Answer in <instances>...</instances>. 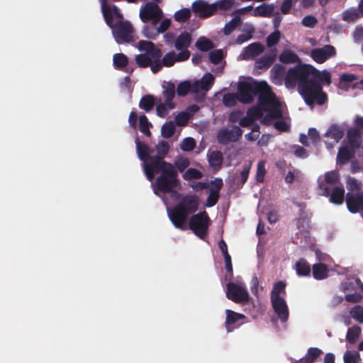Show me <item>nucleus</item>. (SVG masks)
<instances>
[{
    "instance_id": "nucleus-1",
    "label": "nucleus",
    "mask_w": 363,
    "mask_h": 363,
    "mask_svg": "<svg viewBox=\"0 0 363 363\" xmlns=\"http://www.w3.org/2000/svg\"><path fill=\"white\" fill-rule=\"evenodd\" d=\"M284 84L286 87L292 89L298 84V90L305 103L319 106L328 101V95L323 90V85L331 84V74L328 70L320 71L308 64H299L288 69Z\"/></svg>"
},
{
    "instance_id": "nucleus-2",
    "label": "nucleus",
    "mask_w": 363,
    "mask_h": 363,
    "mask_svg": "<svg viewBox=\"0 0 363 363\" xmlns=\"http://www.w3.org/2000/svg\"><path fill=\"white\" fill-rule=\"evenodd\" d=\"M199 198L196 194H186L172 208L167 209L168 216L173 225L181 230L189 228L201 240L208 235L211 224V218L206 211L194 214L199 209Z\"/></svg>"
},
{
    "instance_id": "nucleus-3",
    "label": "nucleus",
    "mask_w": 363,
    "mask_h": 363,
    "mask_svg": "<svg viewBox=\"0 0 363 363\" xmlns=\"http://www.w3.org/2000/svg\"><path fill=\"white\" fill-rule=\"evenodd\" d=\"M143 170L149 181H152L156 174H159L153 184L155 194H173L180 186L178 172L170 162H155L154 166L144 167Z\"/></svg>"
},
{
    "instance_id": "nucleus-4",
    "label": "nucleus",
    "mask_w": 363,
    "mask_h": 363,
    "mask_svg": "<svg viewBox=\"0 0 363 363\" xmlns=\"http://www.w3.org/2000/svg\"><path fill=\"white\" fill-rule=\"evenodd\" d=\"M101 12L118 44L129 43L135 40V31L132 24L123 20V15L117 6L101 0Z\"/></svg>"
},
{
    "instance_id": "nucleus-5",
    "label": "nucleus",
    "mask_w": 363,
    "mask_h": 363,
    "mask_svg": "<svg viewBox=\"0 0 363 363\" xmlns=\"http://www.w3.org/2000/svg\"><path fill=\"white\" fill-rule=\"evenodd\" d=\"M238 91L240 95V101L242 104H251L254 96H258L259 105L263 110L279 101L266 82H241Z\"/></svg>"
},
{
    "instance_id": "nucleus-6",
    "label": "nucleus",
    "mask_w": 363,
    "mask_h": 363,
    "mask_svg": "<svg viewBox=\"0 0 363 363\" xmlns=\"http://www.w3.org/2000/svg\"><path fill=\"white\" fill-rule=\"evenodd\" d=\"M226 296L235 303H240L247 302L250 298L246 288L233 282H228L226 285Z\"/></svg>"
},
{
    "instance_id": "nucleus-7",
    "label": "nucleus",
    "mask_w": 363,
    "mask_h": 363,
    "mask_svg": "<svg viewBox=\"0 0 363 363\" xmlns=\"http://www.w3.org/2000/svg\"><path fill=\"white\" fill-rule=\"evenodd\" d=\"M242 133L243 131L239 126L233 125L231 128L220 129L217 134V140L220 144L228 145L239 141Z\"/></svg>"
},
{
    "instance_id": "nucleus-8",
    "label": "nucleus",
    "mask_w": 363,
    "mask_h": 363,
    "mask_svg": "<svg viewBox=\"0 0 363 363\" xmlns=\"http://www.w3.org/2000/svg\"><path fill=\"white\" fill-rule=\"evenodd\" d=\"M319 188L322 191V194L325 196H330V201L340 205L344 201L345 189L343 186H335L332 190L329 186L323 182L319 183Z\"/></svg>"
},
{
    "instance_id": "nucleus-9",
    "label": "nucleus",
    "mask_w": 363,
    "mask_h": 363,
    "mask_svg": "<svg viewBox=\"0 0 363 363\" xmlns=\"http://www.w3.org/2000/svg\"><path fill=\"white\" fill-rule=\"evenodd\" d=\"M192 11L201 18H207L215 14L216 5L204 0H196L191 6Z\"/></svg>"
},
{
    "instance_id": "nucleus-10",
    "label": "nucleus",
    "mask_w": 363,
    "mask_h": 363,
    "mask_svg": "<svg viewBox=\"0 0 363 363\" xmlns=\"http://www.w3.org/2000/svg\"><path fill=\"white\" fill-rule=\"evenodd\" d=\"M160 15H163L162 9L154 2H147L140 11V18L143 23H147L151 18H157Z\"/></svg>"
},
{
    "instance_id": "nucleus-11",
    "label": "nucleus",
    "mask_w": 363,
    "mask_h": 363,
    "mask_svg": "<svg viewBox=\"0 0 363 363\" xmlns=\"http://www.w3.org/2000/svg\"><path fill=\"white\" fill-rule=\"evenodd\" d=\"M336 55L335 48L331 45H325L320 48H315L311 52V58L317 63L322 64Z\"/></svg>"
},
{
    "instance_id": "nucleus-12",
    "label": "nucleus",
    "mask_w": 363,
    "mask_h": 363,
    "mask_svg": "<svg viewBox=\"0 0 363 363\" xmlns=\"http://www.w3.org/2000/svg\"><path fill=\"white\" fill-rule=\"evenodd\" d=\"M176 60V53L172 50L166 53L163 57L154 58V65L152 67V72L156 74L160 72L163 67H170L173 66Z\"/></svg>"
},
{
    "instance_id": "nucleus-13",
    "label": "nucleus",
    "mask_w": 363,
    "mask_h": 363,
    "mask_svg": "<svg viewBox=\"0 0 363 363\" xmlns=\"http://www.w3.org/2000/svg\"><path fill=\"white\" fill-rule=\"evenodd\" d=\"M226 318L225 321V326L228 333H231L233 330L239 327L246 319V316L243 314L236 313L232 310L227 309L225 311Z\"/></svg>"
},
{
    "instance_id": "nucleus-14",
    "label": "nucleus",
    "mask_w": 363,
    "mask_h": 363,
    "mask_svg": "<svg viewBox=\"0 0 363 363\" xmlns=\"http://www.w3.org/2000/svg\"><path fill=\"white\" fill-rule=\"evenodd\" d=\"M157 155H152L151 160L149 162L143 164L144 167L154 166L155 162H167L164 160L165 156L169 150V145L165 140L160 141L155 147Z\"/></svg>"
},
{
    "instance_id": "nucleus-15",
    "label": "nucleus",
    "mask_w": 363,
    "mask_h": 363,
    "mask_svg": "<svg viewBox=\"0 0 363 363\" xmlns=\"http://www.w3.org/2000/svg\"><path fill=\"white\" fill-rule=\"evenodd\" d=\"M346 204L348 210L353 213L363 210V191L357 194L347 193L346 195Z\"/></svg>"
},
{
    "instance_id": "nucleus-16",
    "label": "nucleus",
    "mask_w": 363,
    "mask_h": 363,
    "mask_svg": "<svg viewBox=\"0 0 363 363\" xmlns=\"http://www.w3.org/2000/svg\"><path fill=\"white\" fill-rule=\"evenodd\" d=\"M274 311L281 322L287 321L289 318V309L286 301L282 297L271 298Z\"/></svg>"
},
{
    "instance_id": "nucleus-17",
    "label": "nucleus",
    "mask_w": 363,
    "mask_h": 363,
    "mask_svg": "<svg viewBox=\"0 0 363 363\" xmlns=\"http://www.w3.org/2000/svg\"><path fill=\"white\" fill-rule=\"evenodd\" d=\"M138 48L140 51L149 54L152 59L162 57V52L161 49L157 48L151 41L140 40L138 42Z\"/></svg>"
},
{
    "instance_id": "nucleus-18",
    "label": "nucleus",
    "mask_w": 363,
    "mask_h": 363,
    "mask_svg": "<svg viewBox=\"0 0 363 363\" xmlns=\"http://www.w3.org/2000/svg\"><path fill=\"white\" fill-rule=\"evenodd\" d=\"M277 57V50L273 49L268 55H264L255 61V66L259 69H267L274 62Z\"/></svg>"
},
{
    "instance_id": "nucleus-19",
    "label": "nucleus",
    "mask_w": 363,
    "mask_h": 363,
    "mask_svg": "<svg viewBox=\"0 0 363 363\" xmlns=\"http://www.w3.org/2000/svg\"><path fill=\"white\" fill-rule=\"evenodd\" d=\"M135 144L139 159L143 162V164L149 162L152 157L153 150L147 144L141 143L138 138L136 139Z\"/></svg>"
},
{
    "instance_id": "nucleus-20",
    "label": "nucleus",
    "mask_w": 363,
    "mask_h": 363,
    "mask_svg": "<svg viewBox=\"0 0 363 363\" xmlns=\"http://www.w3.org/2000/svg\"><path fill=\"white\" fill-rule=\"evenodd\" d=\"M162 87L164 89L162 94L165 99V103L168 109L172 110L175 107V104L172 101L175 96V86L172 82H169L164 84Z\"/></svg>"
},
{
    "instance_id": "nucleus-21",
    "label": "nucleus",
    "mask_w": 363,
    "mask_h": 363,
    "mask_svg": "<svg viewBox=\"0 0 363 363\" xmlns=\"http://www.w3.org/2000/svg\"><path fill=\"white\" fill-rule=\"evenodd\" d=\"M264 50V47L260 43H252L244 49L243 58L245 60L252 59L262 53Z\"/></svg>"
},
{
    "instance_id": "nucleus-22",
    "label": "nucleus",
    "mask_w": 363,
    "mask_h": 363,
    "mask_svg": "<svg viewBox=\"0 0 363 363\" xmlns=\"http://www.w3.org/2000/svg\"><path fill=\"white\" fill-rule=\"evenodd\" d=\"M312 274L315 279L323 280L328 277L329 269L325 264L318 263L312 266Z\"/></svg>"
},
{
    "instance_id": "nucleus-23",
    "label": "nucleus",
    "mask_w": 363,
    "mask_h": 363,
    "mask_svg": "<svg viewBox=\"0 0 363 363\" xmlns=\"http://www.w3.org/2000/svg\"><path fill=\"white\" fill-rule=\"evenodd\" d=\"M191 41V35L186 31H184L176 38L174 46L176 50L188 49Z\"/></svg>"
},
{
    "instance_id": "nucleus-24",
    "label": "nucleus",
    "mask_w": 363,
    "mask_h": 363,
    "mask_svg": "<svg viewBox=\"0 0 363 363\" xmlns=\"http://www.w3.org/2000/svg\"><path fill=\"white\" fill-rule=\"evenodd\" d=\"M294 269L298 276L308 277L311 274L312 268L306 259L301 258L296 262Z\"/></svg>"
},
{
    "instance_id": "nucleus-25",
    "label": "nucleus",
    "mask_w": 363,
    "mask_h": 363,
    "mask_svg": "<svg viewBox=\"0 0 363 363\" xmlns=\"http://www.w3.org/2000/svg\"><path fill=\"white\" fill-rule=\"evenodd\" d=\"M362 133L357 129L350 128L347 133L348 143L352 148L359 147L362 143Z\"/></svg>"
},
{
    "instance_id": "nucleus-26",
    "label": "nucleus",
    "mask_w": 363,
    "mask_h": 363,
    "mask_svg": "<svg viewBox=\"0 0 363 363\" xmlns=\"http://www.w3.org/2000/svg\"><path fill=\"white\" fill-rule=\"evenodd\" d=\"M354 152L347 147H342L339 149L337 162L340 164H346L354 157Z\"/></svg>"
},
{
    "instance_id": "nucleus-27",
    "label": "nucleus",
    "mask_w": 363,
    "mask_h": 363,
    "mask_svg": "<svg viewBox=\"0 0 363 363\" xmlns=\"http://www.w3.org/2000/svg\"><path fill=\"white\" fill-rule=\"evenodd\" d=\"M135 63L141 68L153 67L154 59L149 54H139L135 57Z\"/></svg>"
},
{
    "instance_id": "nucleus-28",
    "label": "nucleus",
    "mask_w": 363,
    "mask_h": 363,
    "mask_svg": "<svg viewBox=\"0 0 363 363\" xmlns=\"http://www.w3.org/2000/svg\"><path fill=\"white\" fill-rule=\"evenodd\" d=\"M323 353V351L318 347H309L303 357V363H314Z\"/></svg>"
},
{
    "instance_id": "nucleus-29",
    "label": "nucleus",
    "mask_w": 363,
    "mask_h": 363,
    "mask_svg": "<svg viewBox=\"0 0 363 363\" xmlns=\"http://www.w3.org/2000/svg\"><path fill=\"white\" fill-rule=\"evenodd\" d=\"M279 60L285 64L295 63L301 61L298 55L290 50H284L279 55Z\"/></svg>"
},
{
    "instance_id": "nucleus-30",
    "label": "nucleus",
    "mask_w": 363,
    "mask_h": 363,
    "mask_svg": "<svg viewBox=\"0 0 363 363\" xmlns=\"http://www.w3.org/2000/svg\"><path fill=\"white\" fill-rule=\"evenodd\" d=\"M274 10L273 4H262L255 9L253 15L255 16L270 17L272 16Z\"/></svg>"
},
{
    "instance_id": "nucleus-31",
    "label": "nucleus",
    "mask_w": 363,
    "mask_h": 363,
    "mask_svg": "<svg viewBox=\"0 0 363 363\" xmlns=\"http://www.w3.org/2000/svg\"><path fill=\"white\" fill-rule=\"evenodd\" d=\"M271 72L274 83L281 84L285 74V67L280 64H276L271 69Z\"/></svg>"
},
{
    "instance_id": "nucleus-32",
    "label": "nucleus",
    "mask_w": 363,
    "mask_h": 363,
    "mask_svg": "<svg viewBox=\"0 0 363 363\" xmlns=\"http://www.w3.org/2000/svg\"><path fill=\"white\" fill-rule=\"evenodd\" d=\"M208 160L211 167L220 168L223 160V154L220 151H212L208 154Z\"/></svg>"
},
{
    "instance_id": "nucleus-33",
    "label": "nucleus",
    "mask_w": 363,
    "mask_h": 363,
    "mask_svg": "<svg viewBox=\"0 0 363 363\" xmlns=\"http://www.w3.org/2000/svg\"><path fill=\"white\" fill-rule=\"evenodd\" d=\"M113 66L118 70H123L128 64V58L123 53H116L113 57Z\"/></svg>"
},
{
    "instance_id": "nucleus-34",
    "label": "nucleus",
    "mask_w": 363,
    "mask_h": 363,
    "mask_svg": "<svg viewBox=\"0 0 363 363\" xmlns=\"http://www.w3.org/2000/svg\"><path fill=\"white\" fill-rule=\"evenodd\" d=\"M264 111L268 112L267 117L272 119H279L282 117V111L281 109V104L279 101H277L271 106L267 107Z\"/></svg>"
},
{
    "instance_id": "nucleus-35",
    "label": "nucleus",
    "mask_w": 363,
    "mask_h": 363,
    "mask_svg": "<svg viewBox=\"0 0 363 363\" xmlns=\"http://www.w3.org/2000/svg\"><path fill=\"white\" fill-rule=\"evenodd\" d=\"M241 23V18L240 16H235L232 18L229 22L225 23L224 28H223V33L225 35H228L231 34L236 28H238Z\"/></svg>"
},
{
    "instance_id": "nucleus-36",
    "label": "nucleus",
    "mask_w": 363,
    "mask_h": 363,
    "mask_svg": "<svg viewBox=\"0 0 363 363\" xmlns=\"http://www.w3.org/2000/svg\"><path fill=\"white\" fill-rule=\"evenodd\" d=\"M155 104V99L152 95L147 94L143 96L140 102L139 107L146 112L151 111Z\"/></svg>"
},
{
    "instance_id": "nucleus-37",
    "label": "nucleus",
    "mask_w": 363,
    "mask_h": 363,
    "mask_svg": "<svg viewBox=\"0 0 363 363\" xmlns=\"http://www.w3.org/2000/svg\"><path fill=\"white\" fill-rule=\"evenodd\" d=\"M326 136L339 141L344 135L342 129L337 125H332L325 133Z\"/></svg>"
},
{
    "instance_id": "nucleus-38",
    "label": "nucleus",
    "mask_w": 363,
    "mask_h": 363,
    "mask_svg": "<svg viewBox=\"0 0 363 363\" xmlns=\"http://www.w3.org/2000/svg\"><path fill=\"white\" fill-rule=\"evenodd\" d=\"M139 130L141 133L147 136L151 135L150 128L152 126L150 122H149L147 116L145 114H142L139 116Z\"/></svg>"
},
{
    "instance_id": "nucleus-39",
    "label": "nucleus",
    "mask_w": 363,
    "mask_h": 363,
    "mask_svg": "<svg viewBox=\"0 0 363 363\" xmlns=\"http://www.w3.org/2000/svg\"><path fill=\"white\" fill-rule=\"evenodd\" d=\"M240 93H228L224 94L223 97V103L227 107H233L236 105L238 101H240Z\"/></svg>"
},
{
    "instance_id": "nucleus-40",
    "label": "nucleus",
    "mask_w": 363,
    "mask_h": 363,
    "mask_svg": "<svg viewBox=\"0 0 363 363\" xmlns=\"http://www.w3.org/2000/svg\"><path fill=\"white\" fill-rule=\"evenodd\" d=\"M175 133V124L173 121H169L163 124L161 133L163 138H170Z\"/></svg>"
},
{
    "instance_id": "nucleus-41",
    "label": "nucleus",
    "mask_w": 363,
    "mask_h": 363,
    "mask_svg": "<svg viewBox=\"0 0 363 363\" xmlns=\"http://www.w3.org/2000/svg\"><path fill=\"white\" fill-rule=\"evenodd\" d=\"M196 47L202 52H207L213 48V45L212 41L209 39L201 37L197 40Z\"/></svg>"
},
{
    "instance_id": "nucleus-42",
    "label": "nucleus",
    "mask_w": 363,
    "mask_h": 363,
    "mask_svg": "<svg viewBox=\"0 0 363 363\" xmlns=\"http://www.w3.org/2000/svg\"><path fill=\"white\" fill-rule=\"evenodd\" d=\"M360 333H361V328L359 326L354 325L352 328H350L347 333L346 340L350 343H352V344L355 343L357 340L358 339Z\"/></svg>"
},
{
    "instance_id": "nucleus-43",
    "label": "nucleus",
    "mask_w": 363,
    "mask_h": 363,
    "mask_svg": "<svg viewBox=\"0 0 363 363\" xmlns=\"http://www.w3.org/2000/svg\"><path fill=\"white\" fill-rule=\"evenodd\" d=\"M286 283L283 281L276 282L273 286L272 291H271V298L281 297V294H286Z\"/></svg>"
},
{
    "instance_id": "nucleus-44",
    "label": "nucleus",
    "mask_w": 363,
    "mask_h": 363,
    "mask_svg": "<svg viewBox=\"0 0 363 363\" xmlns=\"http://www.w3.org/2000/svg\"><path fill=\"white\" fill-rule=\"evenodd\" d=\"M200 82L201 89L203 91H208L214 82V77L211 73H207L203 75Z\"/></svg>"
},
{
    "instance_id": "nucleus-45",
    "label": "nucleus",
    "mask_w": 363,
    "mask_h": 363,
    "mask_svg": "<svg viewBox=\"0 0 363 363\" xmlns=\"http://www.w3.org/2000/svg\"><path fill=\"white\" fill-rule=\"evenodd\" d=\"M343 359L345 363H359L361 358L358 352L347 350L344 354Z\"/></svg>"
},
{
    "instance_id": "nucleus-46",
    "label": "nucleus",
    "mask_w": 363,
    "mask_h": 363,
    "mask_svg": "<svg viewBox=\"0 0 363 363\" xmlns=\"http://www.w3.org/2000/svg\"><path fill=\"white\" fill-rule=\"evenodd\" d=\"M191 17V11L189 9H182L174 15V20L177 22L184 23L187 21Z\"/></svg>"
},
{
    "instance_id": "nucleus-47",
    "label": "nucleus",
    "mask_w": 363,
    "mask_h": 363,
    "mask_svg": "<svg viewBox=\"0 0 363 363\" xmlns=\"http://www.w3.org/2000/svg\"><path fill=\"white\" fill-rule=\"evenodd\" d=\"M203 177L201 171L195 168H189L183 174V178L185 180L189 181L191 179H199Z\"/></svg>"
},
{
    "instance_id": "nucleus-48",
    "label": "nucleus",
    "mask_w": 363,
    "mask_h": 363,
    "mask_svg": "<svg viewBox=\"0 0 363 363\" xmlns=\"http://www.w3.org/2000/svg\"><path fill=\"white\" fill-rule=\"evenodd\" d=\"M255 32V28L253 27H251L247 30H244V33L240 34L235 40V43L237 44L241 45L244 43L245 42L250 40L252 38V34Z\"/></svg>"
},
{
    "instance_id": "nucleus-49",
    "label": "nucleus",
    "mask_w": 363,
    "mask_h": 363,
    "mask_svg": "<svg viewBox=\"0 0 363 363\" xmlns=\"http://www.w3.org/2000/svg\"><path fill=\"white\" fill-rule=\"evenodd\" d=\"M191 84L189 81L180 82L177 85V93L179 96H184L190 92Z\"/></svg>"
},
{
    "instance_id": "nucleus-50",
    "label": "nucleus",
    "mask_w": 363,
    "mask_h": 363,
    "mask_svg": "<svg viewBox=\"0 0 363 363\" xmlns=\"http://www.w3.org/2000/svg\"><path fill=\"white\" fill-rule=\"evenodd\" d=\"M339 180V174L335 171L328 172L325 174V184L327 186L335 184Z\"/></svg>"
},
{
    "instance_id": "nucleus-51",
    "label": "nucleus",
    "mask_w": 363,
    "mask_h": 363,
    "mask_svg": "<svg viewBox=\"0 0 363 363\" xmlns=\"http://www.w3.org/2000/svg\"><path fill=\"white\" fill-rule=\"evenodd\" d=\"M266 174L265 162L261 160L258 162L256 172V181L257 182H263Z\"/></svg>"
},
{
    "instance_id": "nucleus-52",
    "label": "nucleus",
    "mask_w": 363,
    "mask_h": 363,
    "mask_svg": "<svg viewBox=\"0 0 363 363\" xmlns=\"http://www.w3.org/2000/svg\"><path fill=\"white\" fill-rule=\"evenodd\" d=\"M262 110L263 109L259 107L253 106L247 110L246 115H247L253 121H255L263 116Z\"/></svg>"
},
{
    "instance_id": "nucleus-53",
    "label": "nucleus",
    "mask_w": 363,
    "mask_h": 363,
    "mask_svg": "<svg viewBox=\"0 0 363 363\" xmlns=\"http://www.w3.org/2000/svg\"><path fill=\"white\" fill-rule=\"evenodd\" d=\"M196 141L192 138H184L180 145L181 149L185 152H190L194 149Z\"/></svg>"
},
{
    "instance_id": "nucleus-54",
    "label": "nucleus",
    "mask_w": 363,
    "mask_h": 363,
    "mask_svg": "<svg viewBox=\"0 0 363 363\" xmlns=\"http://www.w3.org/2000/svg\"><path fill=\"white\" fill-rule=\"evenodd\" d=\"M281 33L279 30H275L272 33L266 40L267 45L269 48L276 45L280 39Z\"/></svg>"
},
{
    "instance_id": "nucleus-55",
    "label": "nucleus",
    "mask_w": 363,
    "mask_h": 363,
    "mask_svg": "<svg viewBox=\"0 0 363 363\" xmlns=\"http://www.w3.org/2000/svg\"><path fill=\"white\" fill-rule=\"evenodd\" d=\"M189 116L187 113L182 111L179 113L175 117V123L178 126H185L189 121Z\"/></svg>"
},
{
    "instance_id": "nucleus-56",
    "label": "nucleus",
    "mask_w": 363,
    "mask_h": 363,
    "mask_svg": "<svg viewBox=\"0 0 363 363\" xmlns=\"http://www.w3.org/2000/svg\"><path fill=\"white\" fill-rule=\"evenodd\" d=\"M351 315L353 319L359 323H363V307L357 305L351 311Z\"/></svg>"
},
{
    "instance_id": "nucleus-57",
    "label": "nucleus",
    "mask_w": 363,
    "mask_h": 363,
    "mask_svg": "<svg viewBox=\"0 0 363 363\" xmlns=\"http://www.w3.org/2000/svg\"><path fill=\"white\" fill-rule=\"evenodd\" d=\"M223 57V55L221 50H215L209 53V60L214 65L220 63Z\"/></svg>"
},
{
    "instance_id": "nucleus-58",
    "label": "nucleus",
    "mask_w": 363,
    "mask_h": 363,
    "mask_svg": "<svg viewBox=\"0 0 363 363\" xmlns=\"http://www.w3.org/2000/svg\"><path fill=\"white\" fill-rule=\"evenodd\" d=\"M235 0H220L218 1L214 4L216 5V11L218 9L226 11L231 8V6L234 4Z\"/></svg>"
},
{
    "instance_id": "nucleus-59",
    "label": "nucleus",
    "mask_w": 363,
    "mask_h": 363,
    "mask_svg": "<svg viewBox=\"0 0 363 363\" xmlns=\"http://www.w3.org/2000/svg\"><path fill=\"white\" fill-rule=\"evenodd\" d=\"M301 23L305 27L313 28L317 25L318 20L314 16L308 15L303 17Z\"/></svg>"
},
{
    "instance_id": "nucleus-60",
    "label": "nucleus",
    "mask_w": 363,
    "mask_h": 363,
    "mask_svg": "<svg viewBox=\"0 0 363 363\" xmlns=\"http://www.w3.org/2000/svg\"><path fill=\"white\" fill-rule=\"evenodd\" d=\"M219 197L220 195L217 192L209 191V194L206 201V206L209 208L215 206L218 203Z\"/></svg>"
},
{
    "instance_id": "nucleus-61",
    "label": "nucleus",
    "mask_w": 363,
    "mask_h": 363,
    "mask_svg": "<svg viewBox=\"0 0 363 363\" xmlns=\"http://www.w3.org/2000/svg\"><path fill=\"white\" fill-rule=\"evenodd\" d=\"M143 34L145 37L153 40L158 35L156 28L147 25L143 27Z\"/></svg>"
},
{
    "instance_id": "nucleus-62",
    "label": "nucleus",
    "mask_w": 363,
    "mask_h": 363,
    "mask_svg": "<svg viewBox=\"0 0 363 363\" xmlns=\"http://www.w3.org/2000/svg\"><path fill=\"white\" fill-rule=\"evenodd\" d=\"M359 18V14L356 10H347L344 12L342 19L345 21L352 22L356 21Z\"/></svg>"
},
{
    "instance_id": "nucleus-63",
    "label": "nucleus",
    "mask_w": 363,
    "mask_h": 363,
    "mask_svg": "<svg viewBox=\"0 0 363 363\" xmlns=\"http://www.w3.org/2000/svg\"><path fill=\"white\" fill-rule=\"evenodd\" d=\"M190 164L187 158H180L175 162V168L177 171L183 172Z\"/></svg>"
},
{
    "instance_id": "nucleus-64",
    "label": "nucleus",
    "mask_w": 363,
    "mask_h": 363,
    "mask_svg": "<svg viewBox=\"0 0 363 363\" xmlns=\"http://www.w3.org/2000/svg\"><path fill=\"white\" fill-rule=\"evenodd\" d=\"M292 149L294 150V155L297 157L304 159L308 156L307 150L298 145H294Z\"/></svg>"
}]
</instances>
